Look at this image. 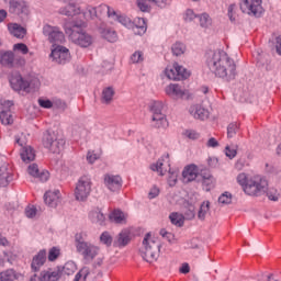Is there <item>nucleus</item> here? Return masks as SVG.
<instances>
[{
    "instance_id": "aec40b11",
    "label": "nucleus",
    "mask_w": 281,
    "mask_h": 281,
    "mask_svg": "<svg viewBox=\"0 0 281 281\" xmlns=\"http://www.w3.org/2000/svg\"><path fill=\"white\" fill-rule=\"evenodd\" d=\"M199 175V167L196 165H189L184 168L182 171L183 182L190 183L191 181H194L195 179H200Z\"/></svg>"
},
{
    "instance_id": "f3484780",
    "label": "nucleus",
    "mask_w": 281,
    "mask_h": 281,
    "mask_svg": "<svg viewBox=\"0 0 281 281\" xmlns=\"http://www.w3.org/2000/svg\"><path fill=\"white\" fill-rule=\"evenodd\" d=\"M104 186L110 192H117L122 189V177L108 173L104 176Z\"/></svg>"
},
{
    "instance_id": "69168bd1",
    "label": "nucleus",
    "mask_w": 281,
    "mask_h": 281,
    "mask_svg": "<svg viewBox=\"0 0 281 281\" xmlns=\"http://www.w3.org/2000/svg\"><path fill=\"white\" fill-rule=\"evenodd\" d=\"M25 215L27 216V218H34V216H36V206H27L25 209Z\"/></svg>"
},
{
    "instance_id": "e433bc0d",
    "label": "nucleus",
    "mask_w": 281,
    "mask_h": 281,
    "mask_svg": "<svg viewBox=\"0 0 281 281\" xmlns=\"http://www.w3.org/2000/svg\"><path fill=\"white\" fill-rule=\"evenodd\" d=\"M113 95H115V90L113 89V87L104 88L101 97L102 103L111 104V102H113Z\"/></svg>"
},
{
    "instance_id": "cd10ccee",
    "label": "nucleus",
    "mask_w": 281,
    "mask_h": 281,
    "mask_svg": "<svg viewBox=\"0 0 281 281\" xmlns=\"http://www.w3.org/2000/svg\"><path fill=\"white\" fill-rule=\"evenodd\" d=\"M89 220L94 225H100L101 227L106 223V216L100 209H94L89 213Z\"/></svg>"
},
{
    "instance_id": "f704fd0d",
    "label": "nucleus",
    "mask_w": 281,
    "mask_h": 281,
    "mask_svg": "<svg viewBox=\"0 0 281 281\" xmlns=\"http://www.w3.org/2000/svg\"><path fill=\"white\" fill-rule=\"evenodd\" d=\"M81 13L86 21H93V19H98V9L92 5H87L85 9H81Z\"/></svg>"
},
{
    "instance_id": "603ef678",
    "label": "nucleus",
    "mask_w": 281,
    "mask_h": 281,
    "mask_svg": "<svg viewBox=\"0 0 281 281\" xmlns=\"http://www.w3.org/2000/svg\"><path fill=\"white\" fill-rule=\"evenodd\" d=\"M236 133H238V124L236 123H231L227 126V137L232 138L236 135Z\"/></svg>"
},
{
    "instance_id": "79ce46f5",
    "label": "nucleus",
    "mask_w": 281,
    "mask_h": 281,
    "mask_svg": "<svg viewBox=\"0 0 281 281\" xmlns=\"http://www.w3.org/2000/svg\"><path fill=\"white\" fill-rule=\"evenodd\" d=\"M200 21V26L204 30H207L212 25V18H210V14L202 13L201 15H198Z\"/></svg>"
},
{
    "instance_id": "c756f323",
    "label": "nucleus",
    "mask_w": 281,
    "mask_h": 281,
    "mask_svg": "<svg viewBox=\"0 0 281 281\" xmlns=\"http://www.w3.org/2000/svg\"><path fill=\"white\" fill-rule=\"evenodd\" d=\"M109 218L112 223H116V225H126V218H128V215L120 210H114L110 214Z\"/></svg>"
},
{
    "instance_id": "3c124183",
    "label": "nucleus",
    "mask_w": 281,
    "mask_h": 281,
    "mask_svg": "<svg viewBox=\"0 0 281 281\" xmlns=\"http://www.w3.org/2000/svg\"><path fill=\"white\" fill-rule=\"evenodd\" d=\"M13 52H20L21 54L25 55L29 54L30 48L24 43H18L13 45Z\"/></svg>"
},
{
    "instance_id": "39448f33",
    "label": "nucleus",
    "mask_w": 281,
    "mask_h": 281,
    "mask_svg": "<svg viewBox=\"0 0 281 281\" xmlns=\"http://www.w3.org/2000/svg\"><path fill=\"white\" fill-rule=\"evenodd\" d=\"M161 251V244L150 233H147L143 239V247L140 255L146 262H155L159 258Z\"/></svg>"
},
{
    "instance_id": "c85d7f7f",
    "label": "nucleus",
    "mask_w": 281,
    "mask_h": 281,
    "mask_svg": "<svg viewBox=\"0 0 281 281\" xmlns=\"http://www.w3.org/2000/svg\"><path fill=\"white\" fill-rule=\"evenodd\" d=\"M131 243V229H123L114 240V247H126Z\"/></svg>"
},
{
    "instance_id": "a19ab883",
    "label": "nucleus",
    "mask_w": 281,
    "mask_h": 281,
    "mask_svg": "<svg viewBox=\"0 0 281 281\" xmlns=\"http://www.w3.org/2000/svg\"><path fill=\"white\" fill-rule=\"evenodd\" d=\"M210 214V202H203L198 211L199 221H205V217Z\"/></svg>"
},
{
    "instance_id": "393cba45",
    "label": "nucleus",
    "mask_w": 281,
    "mask_h": 281,
    "mask_svg": "<svg viewBox=\"0 0 281 281\" xmlns=\"http://www.w3.org/2000/svg\"><path fill=\"white\" fill-rule=\"evenodd\" d=\"M12 181V169L8 167V164H3L0 167V188H7Z\"/></svg>"
},
{
    "instance_id": "a878e982",
    "label": "nucleus",
    "mask_w": 281,
    "mask_h": 281,
    "mask_svg": "<svg viewBox=\"0 0 281 281\" xmlns=\"http://www.w3.org/2000/svg\"><path fill=\"white\" fill-rule=\"evenodd\" d=\"M47 260V251L45 250H40L34 257H33V260H32V263H31V268H32V271H41V267H43V265H45Z\"/></svg>"
},
{
    "instance_id": "9d476101",
    "label": "nucleus",
    "mask_w": 281,
    "mask_h": 281,
    "mask_svg": "<svg viewBox=\"0 0 281 281\" xmlns=\"http://www.w3.org/2000/svg\"><path fill=\"white\" fill-rule=\"evenodd\" d=\"M239 8L244 14H249L250 16H262V12H265L262 0H241Z\"/></svg>"
},
{
    "instance_id": "dca6fc26",
    "label": "nucleus",
    "mask_w": 281,
    "mask_h": 281,
    "mask_svg": "<svg viewBox=\"0 0 281 281\" xmlns=\"http://www.w3.org/2000/svg\"><path fill=\"white\" fill-rule=\"evenodd\" d=\"M189 113L194 120H200L201 122H205L207 117H210V110L201 104H193L189 108Z\"/></svg>"
},
{
    "instance_id": "412c9836",
    "label": "nucleus",
    "mask_w": 281,
    "mask_h": 281,
    "mask_svg": "<svg viewBox=\"0 0 281 281\" xmlns=\"http://www.w3.org/2000/svg\"><path fill=\"white\" fill-rule=\"evenodd\" d=\"M59 14L64 16H78V14H82V9L75 2H69L59 9Z\"/></svg>"
},
{
    "instance_id": "20e7f679",
    "label": "nucleus",
    "mask_w": 281,
    "mask_h": 281,
    "mask_svg": "<svg viewBox=\"0 0 281 281\" xmlns=\"http://www.w3.org/2000/svg\"><path fill=\"white\" fill-rule=\"evenodd\" d=\"M85 22H68L64 29L70 41L79 47H91L93 45V36L82 30Z\"/></svg>"
},
{
    "instance_id": "f257e3e1",
    "label": "nucleus",
    "mask_w": 281,
    "mask_h": 281,
    "mask_svg": "<svg viewBox=\"0 0 281 281\" xmlns=\"http://www.w3.org/2000/svg\"><path fill=\"white\" fill-rule=\"evenodd\" d=\"M206 65L217 78L232 82L236 78V61L224 50H215L206 59Z\"/></svg>"
},
{
    "instance_id": "ea45409f",
    "label": "nucleus",
    "mask_w": 281,
    "mask_h": 281,
    "mask_svg": "<svg viewBox=\"0 0 281 281\" xmlns=\"http://www.w3.org/2000/svg\"><path fill=\"white\" fill-rule=\"evenodd\" d=\"M16 278L18 276L14 269H7L0 272V281H14Z\"/></svg>"
},
{
    "instance_id": "4d7b16f0",
    "label": "nucleus",
    "mask_w": 281,
    "mask_h": 281,
    "mask_svg": "<svg viewBox=\"0 0 281 281\" xmlns=\"http://www.w3.org/2000/svg\"><path fill=\"white\" fill-rule=\"evenodd\" d=\"M267 196L269 201H278V199H280V193L276 189H269L267 191Z\"/></svg>"
},
{
    "instance_id": "0eeeda50",
    "label": "nucleus",
    "mask_w": 281,
    "mask_h": 281,
    "mask_svg": "<svg viewBox=\"0 0 281 281\" xmlns=\"http://www.w3.org/2000/svg\"><path fill=\"white\" fill-rule=\"evenodd\" d=\"M10 85L14 91H24L25 93H31V91H36V89H38L41 82L38 79L27 81L21 77V75H16L11 78Z\"/></svg>"
},
{
    "instance_id": "9b49d317",
    "label": "nucleus",
    "mask_w": 281,
    "mask_h": 281,
    "mask_svg": "<svg viewBox=\"0 0 281 281\" xmlns=\"http://www.w3.org/2000/svg\"><path fill=\"white\" fill-rule=\"evenodd\" d=\"M43 34L47 37V41H49L53 45H56V47L65 43V33H63L58 26L46 24L43 27Z\"/></svg>"
},
{
    "instance_id": "6ab92c4d",
    "label": "nucleus",
    "mask_w": 281,
    "mask_h": 281,
    "mask_svg": "<svg viewBox=\"0 0 281 281\" xmlns=\"http://www.w3.org/2000/svg\"><path fill=\"white\" fill-rule=\"evenodd\" d=\"M27 172L31 177H34V179H38V181H42L45 183L49 179V171L38 169V165L32 164L27 168Z\"/></svg>"
},
{
    "instance_id": "423d86ee",
    "label": "nucleus",
    "mask_w": 281,
    "mask_h": 281,
    "mask_svg": "<svg viewBox=\"0 0 281 281\" xmlns=\"http://www.w3.org/2000/svg\"><path fill=\"white\" fill-rule=\"evenodd\" d=\"M151 126L154 128H168V119L164 114V103L155 101L150 106Z\"/></svg>"
},
{
    "instance_id": "338daca9",
    "label": "nucleus",
    "mask_w": 281,
    "mask_h": 281,
    "mask_svg": "<svg viewBox=\"0 0 281 281\" xmlns=\"http://www.w3.org/2000/svg\"><path fill=\"white\" fill-rule=\"evenodd\" d=\"M196 14H194V11L192 9H188L184 13V21H194L196 19Z\"/></svg>"
},
{
    "instance_id": "7c9ffc66",
    "label": "nucleus",
    "mask_w": 281,
    "mask_h": 281,
    "mask_svg": "<svg viewBox=\"0 0 281 281\" xmlns=\"http://www.w3.org/2000/svg\"><path fill=\"white\" fill-rule=\"evenodd\" d=\"M8 30L10 34H12V36H15V38H24L25 34H27V31L25 30V27L16 23L9 24Z\"/></svg>"
},
{
    "instance_id": "c03bdc74",
    "label": "nucleus",
    "mask_w": 281,
    "mask_h": 281,
    "mask_svg": "<svg viewBox=\"0 0 281 281\" xmlns=\"http://www.w3.org/2000/svg\"><path fill=\"white\" fill-rule=\"evenodd\" d=\"M76 269H77L76 262L68 261L63 267V273L64 276H72V273H76Z\"/></svg>"
},
{
    "instance_id": "f03ea898",
    "label": "nucleus",
    "mask_w": 281,
    "mask_h": 281,
    "mask_svg": "<svg viewBox=\"0 0 281 281\" xmlns=\"http://www.w3.org/2000/svg\"><path fill=\"white\" fill-rule=\"evenodd\" d=\"M236 180L248 196H262L269 188V182L260 175L247 176V173L241 172Z\"/></svg>"
},
{
    "instance_id": "473e14b6",
    "label": "nucleus",
    "mask_w": 281,
    "mask_h": 281,
    "mask_svg": "<svg viewBox=\"0 0 281 281\" xmlns=\"http://www.w3.org/2000/svg\"><path fill=\"white\" fill-rule=\"evenodd\" d=\"M97 14L98 16H109V19H113L116 16L115 10L106 4L99 5L97 8Z\"/></svg>"
},
{
    "instance_id": "e2e57ef3",
    "label": "nucleus",
    "mask_w": 281,
    "mask_h": 281,
    "mask_svg": "<svg viewBox=\"0 0 281 281\" xmlns=\"http://www.w3.org/2000/svg\"><path fill=\"white\" fill-rule=\"evenodd\" d=\"M186 137H188L189 139H199V137H201V134H199L196 131L194 130H187L184 132Z\"/></svg>"
},
{
    "instance_id": "2f4dec72",
    "label": "nucleus",
    "mask_w": 281,
    "mask_h": 281,
    "mask_svg": "<svg viewBox=\"0 0 281 281\" xmlns=\"http://www.w3.org/2000/svg\"><path fill=\"white\" fill-rule=\"evenodd\" d=\"M21 159L24 164H30V161H34L36 159V153L32 146H25L21 151Z\"/></svg>"
},
{
    "instance_id": "58836bf2",
    "label": "nucleus",
    "mask_w": 281,
    "mask_h": 281,
    "mask_svg": "<svg viewBox=\"0 0 281 281\" xmlns=\"http://www.w3.org/2000/svg\"><path fill=\"white\" fill-rule=\"evenodd\" d=\"M169 218L172 225H176V227H183V223H186V216H183L181 213H171Z\"/></svg>"
},
{
    "instance_id": "8fccbe9b",
    "label": "nucleus",
    "mask_w": 281,
    "mask_h": 281,
    "mask_svg": "<svg viewBox=\"0 0 281 281\" xmlns=\"http://www.w3.org/2000/svg\"><path fill=\"white\" fill-rule=\"evenodd\" d=\"M218 203L222 205H229L232 203V193L229 192H224L220 198H218Z\"/></svg>"
},
{
    "instance_id": "7ed1b4c3",
    "label": "nucleus",
    "mask_w": 281,
    "mask_h": 281,
    "mask_svg": "<svg viewBox=\"0 0 281 281\" xmlns=\"http://www.w3.org/2000/svg\"><path fill=\"white\" fill-rule=\"evenodd\" d=\"M75 247L77 254L82 257L86 265H91V262L100 256L99 246L91 241H87V234L85 233H77L75 235Z\"/></svg>"
},
{
    "instance_id": "2eb2a0df",
    "label": "nucleus",
    "mask_w": 281,
    "mask_h": 281,
    "mask_svg": "<svg viewBox=\"0 0 281 281\" xmlns=\"http://www.w3.org/2000/svg\"><path fill=\"white\" fill-rule=\"evenodd\" d=\"M165 91L169 98H173L175 100L190 98V92H188L186 89H182L179 83H171L167 86Z\"/></svg>"
},
{
    "instance_id": "052dcab7",
    "label": "nucleus",
    "mask_w": 281,
    "mask_h": 281,
    "mask_svg": "<svg viewBox=\"0 0 281 281\" xmlns=\"http://www.w3.org/2000/svg\"><path fill=\"white\" fill-rule=\"evenodd\" d=\"M132 63H144V53L135 52L131 57Z\"/></svg>"
},
{
    "instance_id": "09e8293b",
    "label": "nucleus",
    "mask_w": 281,
    "mask_h": 281,
    "mask_svg": "<svg viewBox=\"0 0 281 281\" xmlns=\"http://www.w3.org/2000/svg\"><path fill=\"white\" fill-rule=\"evenodd\" d=\"M227 15L232 23H236L238 16V14H236V4H229Z\"/></svg>"
},
{
    "instance_id": "6e6d98bb",
    "label": "nucleus",
    "mask_w": 281,
    "mask_h": 281,
    "mask_svg": "<svg viewBox=\"0 0 281 281\" xmlns=\"http://www.w3.org/2000/svg\"><path fill=\"white\" fill-rule=\"evenodd\" d=\"M58 256H60V249L53 247L48 252V260L50 262H54V260H56Z\"/></svg>"
},
{
    "instance_id": "f8f14e48",
    "label": "nucleus",
    "mask_w": 281,
    "mask_h": 281,
    "mask_svg": "<svg viewBox=\"0 0 281 281\" xmlns=\"http://www.w3.org/2000/svg\"><path fill=\"white\" fill-rule=\"evenodd\" d=\"M165 74L169 80H186L190 78V72L183 66L178 63L173 64L172 67H167Z\"/></svg>"
},
{
    "instance_id": "de8ad7c7",
    "label": "nucleus",
    "mask_w": 281,
    "mask_h": 281,
    "mask_svg": "<svg viewBox=\"0 0 281 281\" xmlns=\"http://www.w3.org/2000/svg\"><path fill=\"white\" fill-rule=\"evenodd\" d=\"M136 5L140 12H150V4H148V0H136Z\"/></svg>"
},
{
    "instance_id": "4c0bfd02",
    "label": "nucleus",
    "mask_w": 281,
    "mask_h": 281,
    "mask_svg": "<svg viewBox=\"0 0 281 281\" xmlns=\"http://www.w3.org/2000/svg\"><path fill=\"white\" fill-rule=\"evenodd\" d=\"M101 36L109 43H115L117 41V33L111 29H102Z\"/></svg>"
},
{
    "instance_id": "bf43d9fd",
    "label": "nucleus",
    "mask_w": 281,
    "mask_h": 281,
    "mask_svg": "<svg viewBox=\"0 0 281 281\" xmlns=\"http://www.w3.org/2000/svg\"><path fill=\"white\" fill-rule=\"evenodd\" d=\"M177 177H178L177 171H172V169H170L169 178H168V183L170 188H173V186H177Z\"/></svg>"
},
{
    "instance_id": "b1692460",
    "label": "nucleus",
    "mask_w": 281,
    "mask_h": 281,
    "mask_svg": "<svg viewBox=\"0 0 281 281\" xmlns=\"http://www.w3.org/2000/svg\"><path fill=\"white\" fill-rule=\"evenodd\" d=\"M198 181H201L203 189L206 192H210L212 188H214V176L207 170H202L200 172V179Z\"/></svg>"
},
{
    "instance_id": "5fc2aeb1",
    "label": "nucleus",
    "mask_w": 281,
    "mask_h": 281,
    "mask_svg": "<svg viewBox=\"0 0 281 281\" xmlns=\"http://www.w3.org/2000/svg\"><path fill=\"white\" fill-rule=\"evenodd\" d=\"M225 155L229 159H234V157H236V155H238V150L236 149V147L226 146L225 147Z\"/></svg>"
},
{
    "instance_id": "72a5a7b5",
    "label": "nucleus",
    "mask_w": 281,
    "mask_h": 281,
    "mask_svg": "<svg viewBox=\"0 0 281 281\" xmlns=\"http://www.w3.org/2000/svg\"><path fill=\"white\" fill-rule=\"evenodd\" d=\"M41 281H58L60 280L59 271L44 270L41 272Z\"/></svg>"
},
{
    "instance_id": "a211bd4d",
    "label": "nucleus",
    "mask_w": 281,
    "mask_h": 281,
    "mask_svg": "<svg viewBox=\"0 0 281 281\" xmlns=\"http://www.w3.org/2000/svg\"><path fill=\"white\" fill-rule=\"evenodd\" d=\"M9 12L11 14H27V2L25 0H10Z\"/></svg>"
},
{
    "instance_id": "ddd939ff",
    "label": "nucleus",
    "mask_w": 281,
    "mask_h": 281,
    "mask_svg": "<svg viewBox=\"0 0 281 281\" xmlns=\"http://www.w3.org/2000/svg\"><path fill=\"white\" fill-rule=\"evenodd\" d=\"M50 58H53L54 63H57V65H67V63L71 60V54L69 53V48L57 45L52 49Z\"/></svg>"
},
{
    "instance_id": "37998d69",
    "label": "nucleus",
    "mask_w": 281,
    "mask_h": 281,
    "mask_svg": "<svg viewBox=\"0 0 281 281\" xmlns=\"http://www.w3.org/2000/svg\"><path fill=\"white\" fill-rule=\"evenodd\" d=\"M171 50H172L173 56H181L182 54H186V44H183L181 42H176L171 46Z\"/></svg>"
},
{
    "instance_id": "0e129e2a",
    "label": "nucleus",
    "mask_w": 281,
    "mask_h": 281,
    "mask_svg": "<svg viewBox=\"0 0 281 281\" xmlns=\"http://www.w3.org/2000/svg\"><path fill=\"white\" fill-rule=\"evenodd\" d=\"M53 106H55V109H60L61 111H65V109H67V103L60 99H55L53 101Z\"/></svg>"
},
{
    "instance_id": "774afa93",
    "label": "nucleus",
    "mask_w": 281,
    "mask_h": 281,
    "mask_svg": "<svg viewBox=\"0 0 281 281\" xmlns=\"http://www.w3.org/2000/svg\"><path fill=\"white\" fill-rule=\"evenodd\" d=\"M14 67H25V57H22V56L14 57Z\"/></svg>"
},
{
    "instance_id": "13d9d810",
    "label": "nucleus",
    "mask_w": 281,
    "mask_h": 281,
    "mask_svg": "<svg viewBox=\"0 0 281 281\" xmlns=\"http://www.w3.org/2000/svg\"><path fill=\"white\" fill-rule=\"evenodd\" d=\"M160 236H162V238H166L168 243H175V234L169 233L165 228L160 229Z\"/></svg>"
},
{
    "instance_id": "5701e85b",
    "label": "nucleus",
    "mask_w": 281,
    "mask_h": 281,
    "mask_svg": "<svg viewBox=\"0 0 281 281\" xmlns=\"http://www.w3.org/2000/svg\"><path fill=\"white\" fill-rule=\"evenodd\" d=\"M44 202L46 203V205H48V207H57L58 203H60V191H47L44 194Z\"/></svg>"
},
{
    "instance_id": "bb28decb",
    "label": "nucleus",
    "mask_w": 281,
    "mask_h": 281,
    "mask_svg": "<svg viewBox=\"0 0 281 281\" xmlns=\"http://www.w3.org/2000/svg\"><path fill=\"white\" fill-rule=\"evenodd\" d=\"M0 65L13 69L14 67V53L12 50H0Z\"/></svg>"
},
{
    "instance_id": "864d4df0",
    "label": "nucleus",
    "mask_w": 281,
    "mask_h": 281,
    "mask_svg": "<svg viewBox=\"0 0 281 281\" xmlns=\"http://www.w3.org/2000/svg\"><path fill=\"white\" fill-rule=\"evenodd\" d=\"M38 104L42 109H52L54 106V101L49 100V99H38Z\"/></svg>"
},
{
    "instance_id": "a18cd8bd",
    "label": "nucleus",
    "mask_w": 281,
    "mask_h": 281,
    "mask_svg": "<svg viewBox=\"0 0 281 281\" xmlns=\"http://www.w3.org/2000/svg\"><path fill=\"white\" fill-rule=\"evenodd\" d=\"M100 243L105 245V247H111V245H113V236H111V233L103 232L100 236Z\"/></svg>"
},
{
    "instance_id": "1a4fd4ad",
    "label": "nucleus",
    "mask_w": 281,
    "mask_h": 281,
    "mask_svg": "<svg viewBox=\"0 0 281 281\" xmlns=\"http://www.w3.org/2000/svg\"><path fill=\"white\" fill-rule=\"evenodd\" d=\"M91 177L82 176L79 178L76 189H75V196L77 201H87L89 195L91 194Z\"/></svg>"
},
{
    "instance_id": "4468645a",
    "label": "nucleus",
    "mask_w": 281,
    "mask_h": 281,
    "mask_svg": "<svg viewBox=\"0 0 281 281\" xmlns=\"http://www.w3.org/2000/svg\"><path fill=\"white\" fill-rule=\"evenodd\" d=\"M150 170H153V172H158L160 177H164L166 172H170V170H172L170 168V155L168 154L162 155L157 160L156 164L150 165Z\"/></svg>"
},
{
    "instance_id": "6e6552de",
    "label": "nucleus",
    "mask_w": 281,
    "mask_h": 281,
    "mask_svg": "<svg viewBox=\"0 0 281 281\" xmlns=\"http://www.w3.org/2000/svg\"><path fill=\"white\" fill-rule=\"evenodd\" d=\"M43 146L50 153L59 155L60 150L65 147V139L58 138L54 132H46L43 136Z\"/></svg>"
},
{
    "instance_id": "680f3d73",
    "label": "nucleus",
    "mask_w": 281,
    "mask_h": 281,
    "mask_svg": "<svg viewBox=\"0 0 281 281\" xmlns=\"http://www.w3.org/2000/svg\"><path fill=\"white\" fill-rule=\"evenodd\" d=\"M196 216V212H194V206L190 205L189 210L184 212V218L187 221H192Z\"/></svg>"
},
{
    "instance_id": "49530a36",
    "label": "nucleus",
    "mask_w": 281,
    "mask_h": 281,
    "mask_svg": "<svg viewBox=\"0 0 281 281\" xmlns=\"http://www.w3.org/2000/svg\"><path fill=\"white\" fill-rule=\"evenodd\" d=\"M137 23H138L136 25V30H138L137 34H146V30H147L146 20L144 18H138Z\"/></svg>"
},
{
    "instance_id": "c9c22d12",
    "label": "nucleus",
    "mask_w": 281,
    "mask_h": 281,
    "mask_svg": "<svg viewBox=\"0 0 281 281\" xmlns=\"http://www.w3.org/2000/svg\"><path fill=\"white\" fill-rule=\"evenodd\" d=\"M0 122L4 126H10V124H13L14 117L12 116L10 109H5L0 112Z\"/></svg>"
},
{
    "instance_id": "4be33fe9",
    "label": "nucleus",
    "mask_w": 281,
    "mask_h": 281,
    "mask_svg": "<svg viewBox=\"0 0 281 281\" xmlns=\"http://www.w3.org/2000/svg\"><path fill=\"white\" fill-rule=\"evenodd\" d=\"M74 281H95V272L86 266L78 271Z\"/></svg>"
}]
</instances>
